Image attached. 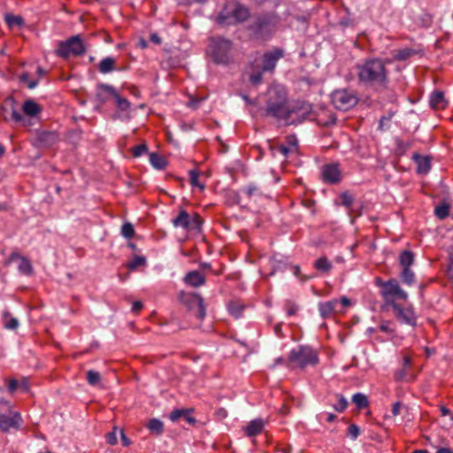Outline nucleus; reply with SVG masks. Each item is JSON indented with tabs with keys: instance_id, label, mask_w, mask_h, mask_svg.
<instances>
[{
	"instance_id": "f257e3e1",
	"label": "nucleus",
	"mask_w": 453,
	"mask_h": 453,
	"mask_svg": "<svg viewBox=\"0 0 453 453\" xmlns=\"http://www.w3.org/2000/svg\"><path fill=\"white\" fill-rule=\"evenodd\" d=\"M358 81L378 90L385 89L388 83L386 62L380 58H366L355 66Z\"/></svg>"
},
{
	"instance_id": "f03ea898",
	"label": "nucleus",
	"mask_w": 453,
	"mask_h": 453,
	"mask_svg": "<svg viewBox=\"0 0 453 453\" xmlns=\"http://www.w3.org/2000/svg\"><path fill=\"white\" fill-rule=\"evenodd\" d=\"M260 99L264 104V106L259 108L261 115L280 120L288 106L286 88L281 85L273 84Z\"/></svg>"
},
{
	"instance_id": "7ed1b4c3",
	"label": "nucleus",
	"mask_w": 453,
	"mask_h": 453,
	"mask_svg": "<svg viewBox=\"0 0 453 453\" xmlns=\"http://www.w3.org/2000/svg\"><path fill=\"white\" fill-rule=\"evenodd\" d=\"M313 117L312 107L306 102H296L288 105L281 119L285 125H297L305 119H311Z\"/></svg>"
},
{
	"instance_id": "20e7f679",
	"label": "nucleus",
	"mask_w": 453,
	"mask_h": 453,
	"mask_svg": "<svg viewBox=\"0 0 453 453\" xmlns=\"http://www.w3.org/2000/svg\"><path fill=\"white\" fill-rule=\"evenodd\" d=\"M318 363L319 357L316 350L309 346H299L290 351L288 366L303 369L307 365H315Z\"/></svg>"
},
{
	"instance_id": "39448f33",
	"label": "nucleus",
	"mask_w": 453,
	"mask_h": 453,
	"mask_svg": "<svg viewBox=\"0 0 453 453\" xmlns=\"http://www.w3.org/2000/svg\"><path fill=\"white\" fill-rule=\"evenodd\" d=\"M278 24V19L274 14L265 13L255 16L249 28L257 37H263L273 32Z\"/></svg>"
},
{
	"instance_id": "423d86ee",
	"label": "nucleus",
	"mask_w": 453,
	"mask_h": 453,
	"mask_svg": "<svg viewBox=\"0 0 453 453\" xmlns=\"http://www.w3.org/2000/svg\"><path fill=\"white\" fill-rule=\"evenodd\" d=\"M86 51V45L83 42L81 36L77 35L70 37L65 42L59 43L57 54L65 58L70 56H81Z\"/></svg>"
},
{
	"instance_id": "0eeeda50",
	"label": "nucleus",
	"mask_w": 453,
	"mask_h": 453,
	"mask_svg": "<svg viewBox=\"0 0 453 453\" xmlns=\"http://www.w3.org/2000/svg\"><path fill=\"white\" fill-rule=\"evenodd\" d=\"M378 283L382 287L381 295L388 305L392 306L396 299L407 300L408 295L399 286L397 280H390L387 282H382L378 280Z\"/></svg>"
},
{
	"instance_id": "6e6552de",
	"label": "nucleus",
	"mask_w": 453,
	"mask_h": 453,
	"mask_svg": "<svg viewBox=\"0 0 453 453\" xmlns=\"http://www.w3.org/2000/svg\"><path fill=\"white\" fill-rule=\"evenodd\" d=\"M331 99L336 109L344 111L353 108L358 102L357 94L349 89L335 90L333 92Z\"/></svg>"
},
{
	"instance_id": "1a4fd4ad",
	"label": "nucleus",
	"mask_w": 453,
	"mask_h": 453,
	"mask_svg": "<svg viewBox=\"0 0 453 453\" xmlns=\"http://www.w3.org/2000/svg\"><path fill=\"white\" fill-rule=\"evenodd\" d=\"M175 227H181L186 231L200 232L203 219L199 214H188L186 211H180L178 216L173 219Z\"/></svg>"
},
{
	"instance_id": "9d476101",
	"label": "nucleus",
	"mask_w": 453,
	"mask_h": 453,
	"mask_svg": "<svg viewBox=\"0 0 453 453\" xmlns=\"http://www.w3.org/2000/svg\"><path fill=\"white\" fill-rule=\"evenodd\" d=\"M231 50V42L221 37L210 40L209 50L217 63L225 64L228 60V52Z\"/></svg>"
},
{
	"instance_id": "9b49d317",
	"label": "nucleus",
	"mask_w": 453,
	"mask_h": 453,
	"mask_svg": "<svg viewBox=\"0 0 453 453\" xmlns=\"http://www.w3.org/2000/svg\"><path fill=\"white\" fill-rule=\"evenodd\" d=\"M182 302L188 307L189 310L193 311L195 315L199 319H203L206 315L205 305L203 299L198 294H185L181 297Z\"/></svg>"
},
{
	"instance_id": "f8f14e48",
	"label": "nucleus",
	"mask_w": 453,
	"mask_h": 453,
	"mask_svg": "<svg viewBox=\"0 0 453 453\" xmlns=\"http://www.w3.org/2000/svg\"><path fill=\"white\" fill-rule=\"evenodd\" d=\"M281 57L282 51L280 50L268 51L262 56L260 62L256 61L255 65H258L263 72H273L276 66V63Z\"/></svg>"
},
{
	"instance_id": "ddd939ff",
	"label": "nucleus",
	"mask_w": 453,
	"mask_h": 453,
	"mask_svg": "<svg viewBox=\"0 0 453 453\" xmlns=\"http://www.w3.org/2000/svg\"><path fill=\"white\" fill-rule=\"evenodd\" d=\"M391 307L397 320L410 326H415L416 317L411 308H403L398 303H394Z\"/></svg>"
},
{
	"instance_id": "4468645a",
	"label": "nucleus",
	"mask_w": 453,
	"mask_h": 453,
	"mask_svg": "<svg viewBox=\"0 0 453 453\" xmlns=\"http://www.w3.org/2000/svg\"><path fill=\"white\" fill-rule=\"evenodd\" d=\"M21 421V416L18 412L12 413V416L0 414V429L5 433L9 432L11 428L19 429Z\"/></svg>"
},
{
	"instance_id": "2eb2a0df",
	"label": "nucleus",
	"mask_w": 453,
	"mask_h": 453,
	"mask_svg": "<svg viewBox=\"0 0 453 453\" xmlns=\"http://www.w3.org/2000/svg\"><path fill=\"white\" fill-rule=\"evenodd\" d=\"M16 260L19 261V271L26 275H29L33 273V267L31 262L25 257H22L18 252H12L10 257L5 262L6 265H9L12 262Z\"/></svg>"
},
{
	"instance_id": "dca6fc26",
	"label": "nucleus",
	"mask_w": 453,
	"mask_h": 453,
	"mask_svg": "<svg viewBox=\"0 0 453 453\" xmlns=\"http://www.w3.org/2000/svg\"><path fill=\"white\" fill-rule=\"evenodd\" d=\"M36 141L41 147H50L59 141V135L56 131L38 132Z\"/></svg>"
},
{
	"instance_id": "f3484780",
	"label": "nucleus",
	"mask_w": 453,
	"mask_h": 453,
	"mask_svg": "<svg viewBox=\"0 0 453 453\" xmlns=\"http://www.w3.org/2000/svg\"><path fill=\"white\" fill-rule=\"evenodd\" d=\"M340 303L337 299L330 300L326 303H321L319 305V310L320 316L323 319H327L331 317L334 313L342 312V310L339 309Z\"/></svg>"
},
{
	"instance_id": "a211bd4d",
	"label": "nucleus",
	"mask_w": 453,
	"mask_h": 453,
	"mask_svg": "<svg viewBox=\"0 0 453 453\" xmlns=\"http://www.w3.org/2000/svg\"><path fill=\"white\" fill-rule=\"evenodd\" d=\"M116 93L117 91L112 86L99 84L96 87V96L99 102L105 103L111 98L113 99V97L116 96Z\"/></svg>"
},
{
	"instance_id": "6ab92c4d",
	"label": "nucleus",
	"mask_w": 453,
	"mask_h": 453,
	"mask_svg": "<svg viewBox=\"0 0 453 453\" xmlns=\"http://www.w3.org/2000/svg\"><path fill=\"white\" fill-rule=\"evenodd\" d=\"M323 180L326 182L335 183L340 180V171L337 165H326L322 171Z\"/></svg>"
},
{
	"instance_id": "aec40b11",
	"label": "nucleus",
	"mask_w": 453,
	"mask_h": 453,
	"mask_svg": "<svg viewBox=\"0 0 453 453\" xmlns=\"http://www.w3.org/2000/svg\"><path fill=\"white\" fill-rule=\"evenodd\" d=\"M190 409H177L171 412L169 418L173 422H176L180 419L186 420L188 424H194L196 422L195 418L190 416Z\"/></svg>"
},
{
	"instance_id": "412c9836",
	"label": "nucleus",
	"mask_w": 453,
	"mask_h": 453,
	"mask_svg": "<svg viewBox=\"0 0 453 453\" xmlns=\"http://www.w3.org/2000/svg\"><path fill=\"white\" fill-rule=\"evenodd\" d=\"M97 68H98V71L104 74L109 73L114 70H122V68L116 67V61L111 57H107V58H103L99 62Z\"/></svg>"
},
{
	"instance_id": "4be33fe9",
	"label": "nucleus",
	"mask_w": 453,
	"mask_h": 453,
	"mask_svg": "<svg viewBox=\"0 0 453 453\" xmlns=\"http://www.w3.org/2000/svg\"><path fill=\"white\" fill-rule=\"evenodd\" d=\"M185 282L192 287H199L204 284L205 279L197 271L188 273L185 277Z\"/></svg>"
},
{
	"instance_id": "5701e85b",
	"label": "nucleus",
	"mask_w": 453,
	"mask_h": 453,
	"mask_svg": "<svg viewBox=\"0 0 453 453\" xmlns=\"http://www.w3.org/2000/svg\"><path fill=\"white\" fill-rule=\"evenodd\" d=\"M2 110L4 111L10 110L11 116L16 122H20L23 119V116L16 110L15 101L12 97L5 100L2 105Z\"/></svg>"
},
{
	"instance_id": "b1692460",
	"label": "nucleus",
	"mask_w": 453,
	"mask_h": 453,
	"mask_svg": "<svg viewBox=\"0 0 453 453\" xmlns=\"http://www.w3.org/2000/svg\"><path fill=\"white\" fill-rule=\"evenodd\" d=\"M22 111L25 114L28 116H35L41 112L42 108L37 103L31 99H28L24 102Z\"/></svg>"
},
{
	"instance_id": "393cba45",
	"label": "nucleus",
	"mask_w": 453,
	"mask_h": 453,
	"mask_svg": "<svg viewBox=\"0 0 453 453\" xmlns=\"http://www.w3.org/2000/svg\"><path fill=\"white\" fill-rule=\"evenodd\" d=\"M264 422L262 419H255L249 423L245 428L248 436H255L262 432Z\"/></svg>"
},
{
	"instance_id": "a878e982",
	"label": "nucleus",
	"mask_w": 453,
	"mask_h": 453,
	"mask_svg": "<svg viewBox=\"0 0 453 453\" xmlns=\"http://www.w3.org/2000/svg\"><path fill=\"white\" fill-rule=\"evenodd\" d=\"M417 163V172L419 174H426L431 168L430 159L427 157L414 156Z\"/></svg>"
},
{
	"instance_id": "bb28decb",
	"label": "nucleus",
	"mask_w": 453,
	"mask_h": 453,
	"mask_svg": "<svg viewBox=\"0 0 453 453\" xmlns=\"http://www.w3.org/2000/svg\"><path fill=\"white\" fill-rule=\"evenodd\" d=\"M326 113V111L325 110H322L320 113H318L316 115L313 112V117L311 118V119H316L317 122L322 126H329L331 124H334L336 120L335 116L330 113L327 117H325Z\"/></svg>"
},
{
	"instance_id": "cd10ccee",
	"label": "nucleus",
	"mask_w": 453,
	"mask_h": 453,
	"mask_svg": "<svg viewBox=\"0 0 453 453\" xmlns=\"http://www.w3.org/2000/svg\"><path fill=\"white\" fill-rule=\"evenodd\" d=\"M430 104L434 109H443L446 106L444 94L441 91H435L430 98Z\"/></svg>"
},
{
	"instance_id": "c85d7f7f",
	"label": "nucleus",
	"mask_w": 453,
	"mask_h": 453,
	"mask_svg": "<svg viewBox=\"0 0 453 453\" xmlns=\"http://www.w3.org/2000/svg\"><path fill=\"white\" fill-rule=\"evenodd\" d=\"M249 10L242 5L235 6L234 10L233 11V17L239 22L245 21L249 18Z\"/></svg>"
},
{
	"instance_id": "c756f323",
	"label": "nucleus",
	"mask_w": 453,
	"mask_h": 453,
	"mask_svg": "<svg viewBox=\"0 0 453 453\" xmlns=\"http://www.w3.org/2000/svg\"><path fill=\"white\" fill-rule=\"evenodd\" d=\"M314 267L322 273H328L333 265L326 257H321L314 262Z\"/></svg>"
},
{
	"instance_id": "7c9ffc66",
	"label": "nucleus",
	"mask_w": 453,
	"mask_h": 453,
	"mask_svg": "<svg viewBox=\"0 0 453 453\" xmlns=\"http://www.w3.org/2000/svg\"><path fill=\"white\" fill-rule=\"evenodd\" d=\"M4 20L10 28H13L15 27H21L24 26V19L21 16L6 14L4 17Z\"/></svg>"
},
{
	"instance_id": "2f4dec72",
	"label": "nucleus",
	"mask_w": 453,
	"mask_h": 453,
	"mask_svg": "<svg viewBox=\"0 0 453 453\" xmlns=\"http://www.w3.org/2000/svg\"><path fill=\"white\" fill-rule=\"evenodd\" d=\"M399 260L403 268H410L413 264L414 255L409 250H404L400 254Z\"/></svg>"
},
{
	"instance_id": "473e14b6",
	"label": "nucleus",
	"mask_w": 453,
	"mask_h": 453,
	"mask_svg": "<svg viewBox=\"0 0 453 453\" xmlns=\"http://www.w3.org/2000/svg\"><path fill=\"white\" fill-rule=\"evenodd\" d=\"M28 383L26 380L19 382L16 380H11L8 384V389L11 393H13L18 388H20L23 392L28 391Z\"/></svg>"
},
{
	"instance_id": "72a5a7b5",
	"label": "nucleus",
	"mask_w": 453,
	"mask_h": 453,
	"mask_svg": "<svg viewBox=\"0 0 453 453\" xmlns=\"http://www.w3.org/2000/svg\"><path fill=\"white\" fill-rule=\"evenodd\" d=\"M262 73L263 71L259 68L258 65L252 66V73L250 75V81L252 85L257 86L262 82Z\"/></svg>"
},
{
	"instance_id": "f704fd0d",
	"label": "nucleus",
	"mask_w": 453,
	"mask_h": 453,
	"mask_svg": "<svg viewBox=\"0 0 453 453\" xmlns=\"http://www.w3.org/2000/svg\"><path fill=\"white\" fill-rule=\"evenodd\" d=\"M147 427L151 433L161 434L163 433L164 425L161 420L157 418H152L148 422Z\"/></svg>"
},
{
	"instance_id": "c9c22d12",
	"label": "nucleus",
	"mask_w": 453,
	"mask_h": 453,
	"mask_svg": "<svg viewBox=\"0 0 453 453\" xmlns=\"http://www.w3.org/2000/svg\"><path fill=\"white\" fill-rule=\"evenodd\" d=\"M150 162L155 168L159 170L164 169L166 165L165 159L157 153H151L150 155Z\"/></svg>"
},
{
	"instance_id": "e433bc0d",
	"label": "nucleus",
	"mask_w": 453,
	"mask_h": 453,
	"mask_svg": "<svg viewBox=\"0 0 453 453\" xmlns=\"http://www.w3.org/2000/svg\"><path fill=\"white\" fill-rule=\"evenodd\" d=\"M229 312L236 319L240 318L244 310V305L238 301H233L228 305Z\"/></svg>"
},
{
	"instance_id": "4c0bfd02",
	"label": "nucleus",
	"mask_w": 453,
	"mask_h": 453,
	"mask_svg": "<svg viewBox=\"0 0 453 453\" xmlns=\"http://www.w3.org/2000/svg\"><path fill=\"white\" fill-rule=\"evenodd\" d=\"M414 53L415 51L409 48L398 50L394 52V58L396 60H406L409 58H411Z\"/></svg>"
},
{
	"instance_id": "58836bf2",
	"label": "nucleus",
	"mask_w": 453,
	"mask_h": 453,
	"mask_svg": "<svg viewBox=\"0 0 453 453\" xmlns=\"http://www.w3.org/2000/svg\"><path fill=\"white\" fill-rule=\"evenodd\" d=\"M352 401L359 409H364L369 404L366 395L361 393L355 394L352 397Z\"/></svg>"
},
{
	"instance_id": "ea45409f",
	"label": "nucleus",
	"mask_w": 453,
	"mask_h": 453,
	"mask_svg": "<svg viewBox=\"0 0 453 453\" xmlns=\"http://www.w3.org/2000/svg\"><path fill=\"white\" fill-rule=\"evenodd\" d=\"M449 205L446 203H443L438 206H436L434 210V214L439 219H444L449 216Z\"/></svg>"
},
{
	"instance_id": "a19ab883",
	"label": "nucleus",
	"mask_w": 453,
	"mask_h": 453,
	"mask_svg": "<svg viewBox=\"0 0 453 453\" xmlns=\"http://www.w3.org/2000/svg\"><path fill=\"white\" fill-rule=\"evenodd\" d=\"M113 99L115 100V104L119 111H127L129 110V102L127 99L120 96L118 92L116 93V96H114Z\"/></svg>"
},
{
	"instance_id": "79ce46f5",
	"label": "nucleus",
	"mask_w": 453,
	"mask_h": 453,
	"mask_svg": "<svg viewBox=\"0 0 453 453\" xmlns=\"http://www.w3.org/2000/svg\"><path fill=\"white\" fill-rule=\"evenodd\" d=\"M401 278L403 283L411 285L414 282V273L410 268H403Z\"/></svg>"
},
{
	"instance_id": "37998d69",
	"label": "nucleus",
	"mask_w": 453,
	"mask_h": 453,
	"mask_svg": "<svg viewBox=\"0 0 453 453\" xmlns=\"http://www.w3.org/2000/svg\"><path fill=\"white\" fill-rule=\"evenodd\" d=\"M146 264V258L142 256H134V258L127 264L130 270H134L139 266H143Z\"/></svg>"
},
{
	"instance_id": "c03bdc74",
	"label": "nucleus",
	"mask_w": 453,
	"mask_h": 453,
	"mask_svg": "<svg viewBox=\"0 0 453 453\" xmlns=\"http://www.w3.org/2000/svg\"><path fill=\"white\" fill-rule=\"evenodd\" d=\"M101 375L98 372L89 370L87 372V380L89 385L96 386L100 382Z\"/></svg>"
},
{
	"instance_id": "a18cd8bd",
	"label": "nucleus",
	"mask_w": 453,
	"mask_h": 453,
	"mask_svg": "<svg viewBox=\"0 0 453 453\" xmlns=\"http://www.w3.org/2000/svg\"><path fill=\"white\" fill-rule=\"evenodd\" d=\"M340 197L342 200V204L350 209V213H352L355 211L353 208H351L354 202L353 196L348 193H342Z\"/></svg>"
},
{
	"instance_id": "49530a36",
	"label": "nucleus",
	"mask_w": 453,
	"mask_h": 453,
	"mask_svg": "<svg viewBox=\"0 0 453 453\" xmlns=\"http://www.w3.org/2000/svg\"><path fill=\"white\" fill-rule=\"evenodd\" d=\"M338 402L334 404V409L338 412H342L348 406V402L342 395H337Z\"/></svg>"
},
{
	"instance_id": "de8ad7c7",
	"label": "nucleus",
	"mask_w": 453,
	"mask_h": 453,
	"mask_svg": "<svg viewBox=\"0 0 453 453\" xmlns=\"http://www.w3.org/2000/svg\"><path fill=\"white\" fill-rule=\"evenodd\" d=\"M121 234L126 238H131L134 234V229L131 223H125L121 227Z\"/></svg>"
},
{
	"instance_id": "09e8293b",
	"label": "nucleus",
	"mask_w": 453,
	"mask_h": 453,
	"mask_svg": "<svg viewBox=\"0 0 453 453\" xmlns=\"http://www.w3.org/2000/svg\"><path fill=\"white\" fill-rule=\"evenodd\" d=\"M190 183L192 186H196L200 188L201 189L204 188L203 184H200L198 181V173L196 170L189 171Z\"/></svg>"
},
{
	"instance_id": "8fccbe9b",
	"label": "nucleus",
	"mask_w": 453,
	"mask_h": 453,
	"mask_svg": "<svg viewBox=\"0 0 453 453\" xmlns=\"http://www.w3.org/2000/svg\"><path fill=\"white\" fill-rule=\"evenodd\" d=\"M380 330L391 337H393L395 334V329L391 327V323L389 321L381 323L380 326Z\"/></svg>"
},
{
	"instance_id": "3c124183",
	"label": "nucleus",
	"mask_w": 453,
	"mask_h": 453,
	"mask_svg": "<svg viewBox=\"0 0 453 453\" xmlns=\"http://www.w3.org/2000/svg\"><path fill=\"white\" fill-rule=\"evenodd\" d=\"M148 148L146 144H140L134 146L131 149L132 154L134 157H137L142 156L143 153L147 151Z\"/></svg>"
},
{
	"instance_id": "603ef678",
	"label": "nucleus",
	"mask_w": 453,
	"mask_h": 453,
	"mask_svg": "<svg viewBox=\"0 0 453 453\" xmlns=\"http://www.w3.org/2000/svg\"><path fill=\"white\" fill-rule=\"evenodd\" d=\"M19 79H20L21 81L27 82V87L29 88H31V89L35 88L37 86V84H38V81H29V74L27 73H22L19 76Z\"/></svg>"
},
{
	"instance_id": "864d4df0",
	"label": "nucleus",
	"mask_w": 453,
	"mask_h": 453,
	"mask_svg": "<svg viewBox=\"0 0 453 453\" xmlns=\"http://www.w3.org/2000/svg\"><path fill=\"white\" fill-rule=\"evenodd\" d=\"M285 308H286L288 315H289V316L295 315L298 310L297 305L291 301L286 302Z\"/></svg>"
},
{
	"instance_id": "5fc2aeb1",
	"label": "nucleus",
	"mask_w": 453,
	"mask_h": 453,
	"mask_svg": "<svg viewBox=\"0 0 453 453\" xmlns=\"http://www.w3.org/2000/svg\"><path fill=\"white\" fill-rule=\"evenodd\" d=\"M359 428L357 426L352 424L348 428V435L351 436L353 439H356L359 435Z\"/></svg>"
},
{
	"instance_id": "6e6d98bb",
	"label": "nucleus",
	"mask_w": 453,
	"mask_h": 453,
	"mask_svg": "<svg viewBox=\"0 0 453 453\" xmlns=\"http://www.w3.org/2000/svg\"><path fill=\"white\" fill-rule=\"evenodd\" d=\"M403 409H405V406L401 402H396L392 406V414L397 416Z\"/></svg>"
},
{
	"instance_id": "4d7b16f0",
	"label": "nucleus",
	"mask_w": 453,
	"mask_h": 453,
	"mask_svg": "<svg viewBox=\"0 0 453 453\" xmlns=\"http://www.w3.org/2000/svg\"><path fill=\"white\" fill-rule=\"evenodd\" d=\"M11 411V405L8 401L0 399V414H3V411Z\"/></svg>"
},
{
	"instance_id": "13d9d810",
	"label": "nucleus",
	"mask_w": 453,
	"mask_h": 453,
	"mask_svg": "<svg viewBox=\"0 0 453 453\" xmlns=\"http://www.w3.org/2000/svg\"><path fill=\"white\" fill-rule=\"evenodd\" d=\"M106 440L107 442L111 445L116 444L118 441L116 432L113 431L111 433H109L106 436Z\"/></svg>"
},
{
	"instance_id": "bf43d9fd",
	"label": "nucleus",
	"mask_w": 453,
	"mask_h": 453,
	"mask_svg": "<svg viewBox=\"0 0 453 453\" xmlns=\"http://www.w3.org/2000/svg\"><path fill=\"white\" fill-rule=\"evenodd\" d=\"M19 326V321L17 319H11L9 321L5 323V327L7 329H16Z\"/></svg>"
},
{
	"instance_id": "052dcab7",
	"label": "nucleus",
	"mask_w": 453,
	"mask_h": 453,
	"mask_svg": "<svg viewBox=\"0 0 453 453\" xmlns=\"http://www.w3.org/2000/svg\"><path fill=\"white\" fill-rule=\"evenodd\" d=\"M143 307V304L141 301H135L132 305V311L134 313H138Z\"/></svg>"
},
{
	"instance_id": "680f3d73",
	"label": "nucleus",
	"mask_w": 453,
	"mask_h": 453,
	"mask_svg": "<svg viewBox=\"0 0 453 453\" xmlns=\"http://www.w3.org/2000/svg\"><path fill=\"white\" fill-rule=\"evenodd\" d=\"M338 301L340 303L339 309H341L342 311L344 307H347L350 304V301L347 297H342V298H341V300H338Z\"/></svg>"
},
{
	"instance_id": "e2e57ef3",
	"label": "nucleus",
	"mask_w": 453,
	"mask_h": 453,
	"mask_svg": "<svg viewBox=\"0 0 453 453\" xmlns=\"http://www.w3.org/2000/svg\"><path fill=\"white\" fill-rule=\"evenodd\" d=\"M256 190V188L254 186H249L245 188H243V192L248 196H251Z\"/></svg>"
},
{
	"instance_id": "0e129e2a",
	"label": "nucleus",
	"mask_w": 453,
	"mask_h": 453,
	"mask_svg": "<svg viewBox=\"0 0 453 453\" xmlns=\"http://www.w3.org/2000/svg\"><path fill=\"white\" fill-rule=\"evenodd\" d=\"M150 41L156 44L161 43V38L157 34L150 35Z\"/></svg>"
},
{
	"instance_id": "69168bd1",
	"label": "nucleus",
	"mask_w": 453,
	"mask_h": 453,
	"mask_svg": "<svg viewBox=\"0 0 453 453\" xmlns=\"http://www.w3.org/2000/svg\"><path fill=\"white\" fill-rule=\"evenodd\" d=\"M435 453H453V450L449 448L441 447Z\"/></svg>"
},
{
	"instance_id": "338daca9",
	"label": "nucleus",
	"mask_w": 453,
	"mask_h": 453,
	"mask_svg": "<svg viewBox=\"0 0 453 453\" xmlns=\"http://www.w3.org/2000/svg\"><path fill=\"white\" fill-rule=\"evenodd\" d=\"M288 142L293 147H296L297 145V139L295 136L288 137Z\"/></svg>"
},
{
	"instance_id": "774afa93",
	"label": "nucleus",
	"mask_w": 453,
	"mask_h": 453,
	"mask_svg": "<svg viewBox=\"0 0 453 453\" xmlns=\"http://www.w3.org/2000/svg\"><path fill=\"white\" fill-rule=\"evenodd\" d=\"M121 440L123 441L124 446H128L130 444V441L123 432H121Z\"/></svg>"
}]
</instances>
